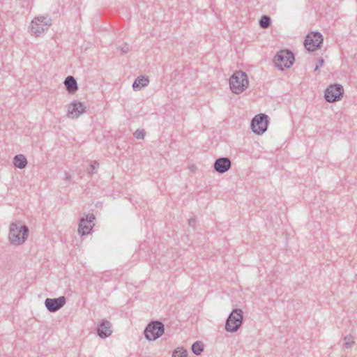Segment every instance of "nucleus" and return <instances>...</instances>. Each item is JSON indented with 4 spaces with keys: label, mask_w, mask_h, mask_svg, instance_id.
Instances as JSON below:
<instances>
[{
    "label": "nucleus",
    "mask_w": 357,
    "mask_h": 357,
    "mask_svg": "<svg viewBox=\"0 0 357 357\" xmlns=\"http://www.w3.org/2000/svg\"><path fill=\"white\" fill-rule=\"evenodd\" d=\"M29 231L28 227L22 225L21 222L10 223L8 234L10 243L15 245H22L27 239Z\"/></svg>",
    "instance_id": "f257e3e1"
},
{
    "label": "nucleus",
    "mask_w": 357,
    "mask_h": 357,
    "mask_svg": "<svg viewBox=\"0 0 357 357\" xmlns=\"http://www.w3.org/2000/svg\"><path fill=\"white\" fill-rule=\"evenodd\" d=\"M273 63L275 68L284 71L289 68L295 61L294 54L288 49H283L277 52L273 58Z\"/></svg>",
    "instance_id": "f03ea898"
},
{
    "label": "nucleus",
    "mask_w": 357,
    "mask_h": 357,
    "mask_svg": "<svg viewBox=\"0 0 357 357\" xmlns=\"http://www.w3.org/2000/svg\"><path fill=\"white\" fill-rule=\"evenodd\" d=\"M248 75L242 70L236 71L229 79L230 89L236 94L243 92L248 88Z\"/></svg>",
    "instance_id": "7ed1b4c3"
},
{
    "label": "nucleus",
    "mask_w": 357,
    "mask_h": 357,
    "mask_svg": "<svg viewBox=\"0 0 357 357\" xmlns=\"http://www.w3.org/2000/svg\"><path fill=\"white\" fill-rule=\"evenodd\" d=\"M52 25V19L48 15L35 17L29 27L36 36H40Z\"/></svg>",
    "instance_id": "20e7f679"
},
{
    "label": "nucleus",
    "mask_w": 357,
    "mask_h": 357,
    "mask_svg": "<svg viewBox=\"0 0 357 357\" xmlns=\"http://www.w3.org/2000/svg\"><path fill=\"white\" fill-rule=\"evenodd\" d=\"M243 318V310L239 308L234 309L227 319L225 330L230 333L237 331L240 326L242 325Z\"/></svg>",
    "instance_id": "39448f33"
},
{
    "label": "nucleus",
    "mask_w": 357,
    "mask_h": 357,
    "mask_svg": "<svg viewBox=\"0 0 357 357\" xmlns=\"http://www.w3.org/2000/svg\"><path fill=\"white\" fill-rule=\"evenodd\" d=\"M165 331L164 324L160 321H152L144 330L145 337L149 340H155L160 337Z\"/></svg>",
    "instance_id": "423d86ee"
},
{
    "label": "nucleus",
    "mask_w": 357,
    "mask_h": 357,
    "mask_svg": "<svg viewBox=\"0 0 357 357\" xmlns=\"http://www.w3.org/2000/svg\"><path fill=\"white\" fill-rule=\"evenodd\" d=\"M323 40L321 33L318 31H312L306 36L304 45L309 52H314L321 47Z\"/></svg>",
    "instance_id": "0eeeda50"
},
{
    "label": "nucleus",
    "mask_w": 357,
    "mask_h": 357,
    "mask_svg": "<svg viewBox=\"0 0 357 357\" xmlns=\"http://www.w3.org/2000/svg\"><path fill=\"white\" fill-rule=\"evenodd\" d=\"M344 95L343 86L340 84L329 85L324 93V98L328 102H334L341 100Z\"/></svg>",
    "instance_id": "6e6552de"
},
{
    "label": "nucleus",
    "mask_w": 357,
    "mask_h": 357,
    "mask_svg": "<svg viewBox=\"0 0 357 357\" xmlns=\"http://www.w3.org/2000/svg\"><path fill=\"white\" fill-rule=\"evenodd\" d=\"M250 126L254 133L263 134L268 128V115L265 114L256 115L251 121Z\"/></svg>",
    "instance_id": "1a4fd4ad"
},
{
    "label": "nucleus",
    "mask_w": 357,
    "mask_h": 357,
    "mask_svg": "<svg viewBox=\"0 0 357 357\" xmlns=\"http://www.w3.org/2000/svg\"><path fill=\"white\" fill-rule=\"evenodd\" d=\"M95 219V215L93 213L86 215V218H82L79 224V234L81 236L89 234L94 226L93 222Z\"/></svg>",
    "instance_id": "9d476101"
},
{
    "label": "nucleus",
    "mask_w": 357,
    "mask_h": 357,
    "mask_svg": "<svg viewBox=\"0 0 357 357\" xmlns=\"http://www.w3.org/2000/svg\"><path fill=\"white\" fill-rule=\"evenodd\" d=\"M66 302L65 296H62L55 298H47L45 301V305L50 312H55L64 306Z\"/></svg>",
    "instance_id": "9b49d317"
},
{
    "label": "nucleus",
    "mask_w": 357,
    "mask_h": 357,
    "mask_svg": "<svg viewBox=\"0 0 357 357\" xmlns=\"http://www.w3.org/2000/svg\"><path fill=\"white\" fill-rule=\"evenodd\" d=\"M86 112V106L84 103L79 101H73L68 108L67 116L71 119L78 118L81 114Z\"/></svg>",
    "instance_id": "f8f14e48"
},
{
    "label": "nucleus",
    "mask_w": 357,
    "mask_h": 357,
    "mask_svg": "<svg viewBox=\"0 0 357 357\" xmlns=\"http://www.w3.org/2000/svg\"><path fill=\"white\" fill-rule=\"evenodd\" d=\"M231 160L227 157H221L216 159L213 164L214 169L219 174L225 173L231 168Z\"/></svg>",
    "instance_id": "ddd939ff"
},
{
    "label": "nucleus",
    "mask_w": 357,
    "mask_h": 357,
    "mask_svg": "<svg viewBox=\"0 0 357 357\" xmlns=\"http://www.w3.org/2000/svg\"><path fill=\"white\" fill-rule=\"evenodd\" d=\"M112 333L111 323L103 319L97 327V334L100 338H106L109 337Z\"/></svg>",
    "instance_id": "4468645a"
},
{
    "label": "nucleus",
    "mask_w": 357,
    "mask_h": 357,
    "mask_svg": "<svg viewBox=\"0 0 357 357\" xmlns=\"http://www.w3.org/2000/svg\"><path fill=\"white\" fill-rule=\"evenodd\" d=\"M64 84L66 91L70 94H73L78 90L77 81L75 78L71 75H69L66 78Z\"/></svg>",
    "instance_id": "2eb2a0df"
},
{
    "label": "nucleus",
    "mask_w": 357,
    "mask_h": 357,
    "mask_svg": "<svg viewBox=\"0 0 357 357\" xmlns=\"http://www.w3.org/2000/svg\"><path fill=\"white\" fill-rule=\"evenodd\" d=\"M149 80L147 77L139 76L136 78L132 84L134 91H139L142 88L146 86L149 84Z\"/></svg>",
    "instance_id": "dca6fc26"
},
{
    "label": "nucleus",
    "mask_w": 357,
    "mask_h": 357,
    "mask_svg": "<svg viewBox=\"0 0 357 357\" xmlns=\"http://www.w3.org/2000/svg\"><path fill=\"white\" fill-rule=\"evenodd\" d=\"M27 160L22 154L16 155L13 158V165L19 169H24L27 165Z\"/></svg>",
    "instance_id": "f3484780"
},
{
    "label": "nucleus",
    "mask_w": 357,
    "mask_h": 357,
    "mask_svg": "<svg viewBox=\"0 0 357 357\" xmlns=\"http://www.w3.org/2000/svg\"><path fill=\"white\" fill-rule=\"evenodd\" d=\"M191 349L195 355H200L204 350V344L200 341H196L192 344Z\"/></svg>",
    "instance_id": "a211bd4d"
},
{
    "label": "nucleus",
    "mask_w": 357,
    "mask_h": 357,
    "mask_svg": "<svg viewBox=\"0 0 357 357\" xmlns=\"http://www.w3.org/2000/svg\"><path fill=\"white\" fill-rule=\"evenodd\" d=\"M188 352L183 347H177L172 353V357H187Z\"/></svg>",
    "instance_id": "6ab92c4d"
},
{
    "label": "nucleus",
    "mask_w": 357,
    "mask_h": 357,
    "mask_svg": "<svg viewBox=\"0 0 357 357\" xmlns=\"http://www.w3.org/2000/svg\"><path fill=\"white\" fill-rule=\"evenodd\" d=\"M344 346L347 349H350L354 344V337L351 335H346L344 337Z\"/></svg>",
    "instance_id": "aec40b11"
},
{
    "label": "nucleus",
    "mask_w": 357,
    "mask_h": 357,
    "mask_svg": "<svg viewBox=\"0 0 357 357\" xmlns=\"http://www.w3.org/2000/svg\"><path fill=\"white\" fill-rule=\"evenodd\" d=\"M259 25L263 29L268 28V15H264L259 20Z\"/></svg>",
    "instance_id": "412c9836"
},
{
    "label": "nucleus",
    "mask_w": 357,
    "mask_h": 357,
    "mask_svg": "<svg viewBox=\"0 0 357 357\" xmlns=\"http://www.w3.org/2000/svg\"><path fill=\"white\" fill-rule=\"evenodd\" d=\"M145 134H146V132H145V131L144 130L137 129L134 132V136L137 139H143L144 138Z\"/></svg>",
    "instance_id": "4be33fe9"
},
{
    "label": "nucleus",
    "mask_w": 357,
    "mask_h": 357,
    "mask_svg": "<svg viewBox=\"0 0 357 357\" xmlns=\"http://www.w3.org/2000/svg\"><path fill=\"white\" fill-rule=\"evenodd\" d=\"M99 163L96 161L90 164V170H89V174H93V171L98 167Z\"/></svg>",
    "instance_id": "5701e85b"
},
{
    "label": "nucleus",
    "mask_w": 357,
    "mask_h": 357,
    "mask_svg": "<svg viewBox=\"0 0 357 357\" xmlns=\"http://www.w3.org/2000/svg\"><path fill=\"white\" fill-rule=\"evenodd\" d=\"M119 49L123 54H126V53L128 52V51H129V46L128 44L126 43L122 47H121Z\"/></svg>",
    "instance_id": "b1692460"
},
{
    "label": "nucleus",
    "mask_w": 357,
    "mask_h": 357,
    "mask_svg": "<svg viewBox=\"0 0 357 357\" xmlns=\"http://www.w3.org/2000/svg\"><path fill=\"white\" fill-rule=\"evenodd\" d=\"M324 63V59L320 57V58H319L317 59V65H319V66L321 68V67H322Z\"/></svg>",
    "instance_id": "393cba45"
},
{
    "label": "nucleus",
    "mask_w": 357,
    "mask_h": 357,
    "mask_svg": "<svg viewBox=\"0 0 357 357\" xmlns=\"http://www.w3.org/2000/svg\"><path fill=\"white\" fill-rule=\"evenodd\" d=\"M188 224L190 226L194 227L195 225V218H190L188 220Z\"/></svg>",
    "instance_id": "a878e982"
},
{
    "label": "nucleus",
    "mask_w": 357,
    "mask_h": 357,
    "mask_svg": "<svg viewBox=\"0 0 357 357\" xmlns=\"http://www.w3.org/2000/svg\"><path fill=\"white\" fill-rule=\"evenodd\" d=\"M189 169H190L191 172H195V170L197 169V167L195 165H191L189 167Z\"/></svg>",
    "instance_id": "bb28decb"
},
{
    "label": "nucleus",
    "mask_w": 357,
    "mask_h": 357,
    "mask_svg": "<svg viewBox=\"0 0 357 357\" xmlns=\"http://www.w3.org/2000/svg\"><path fill=\"white\" fill-rule=\"evenodd\" d=\"M319 68H320V67L319 66V65H316V66H315V68H314V71H317V70H318L319 69Z\"/></svg>",
    "instance_id": "cd10ccee"
},
{
    "label": "nucleus",
    "mask_w": 357,
    "mask_h": 357,
    "mask_svg": "<svg viewBox=\"0 0 357 357\" xmlns=\"http://www.w3.org/2000/svg\"><path fill=\"white\" fill-rule=\"evenodd\" d=\"M268 22H269V26H271V17H269Z\"/></svg>",
    "instance_id": "c85d7f7f"
},
{
    "label": "nucleus",
    "mask_w": 357,
    "mask_h": 357,
    "mask_svg": "<svg viewBox=\"0 0 357 357\" xmlns=\"http://www.w3.org/2000/svg\"><path fill=\"white\" fill-rule=\"evenodd\" d=\"M70 176H66V179H67V180H70Z\"/></svg>",
    "instance_id": "c756f323"
}]
</instances>
